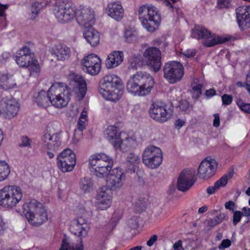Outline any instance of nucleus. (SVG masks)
<instances>
[{"label": "nucleus", "instance_id": "nucleus-1", "mask_svg": "<svg viewBox=\"0 0 250 250\" xmlns=\"http://www.w3.org/2000/svg\"><path fill=\"white\" fill-rule=\"evenodd\" d=\"M69 87L65 83H55L49 89L51 104L58 108L66 106L70 100L72 89L75 92L78 100H82L87 90L86 84L82 76L71 73L68 76Z\"/></svg>", "mask_w": 250, "mask_h": 250}, {"label": "nucleus", "instance_id": "nucleus-2", "mask_svg": "<svg viewBox=\"0 0 250 250\" xmlns=\"http://www.w3.org/2000/svg\"><path fill=\"white\" fill-rule=\"evenodd\" d=\"M154 84V78L149 73L138 71L130 77L126 89L134 96H144L150 93Z\"/></svg>", "mask_w": 250, "mask_h": 250}, {"label": "nucleus", "instance_id": "nucleus-3", "mask_svg": "<svg viewBox=\"0 0 250 250\" xmlns=\"http://www.w3.org/2000/svg\"><path fill=\"white\" fill-rule=\"evenodd\" d=\"M99 91L106 100L112 102L119 100L123 94L121 79L114 74L104 76L100 82Z\"/></svg>", "mask_w": 250, "mask_h": 250}, {"label": "nucleus", "instance_id": "nucleus-4", "mask_svg": "<svg viewBox=\"0 0 250 250\" xmlns=\"http://www.w3.org/2000/svg\"><path fill=\"white\" fill-rule=\"evenodd\" d=\"M23 213L29 223L38 227L47 219V213L44 206L39 201L32 199L23 206Z\"/></svg>", "mask_w": 250, "mask_h": 250}, {"label": "nucleus", "instance_id": "nucleus-5", "mask_svg": "<svg viewBox=\"0 0 250 250\" xmlns=\"http://www.w3.org/2000/svg\"><path fill=\"white\" fill-rule=\"evenodd\" d=\"M139 19L148 32H154L161 21V16L158 9L152 6H142L138 11Z\"/></svg>", "mask_w": 250, "mask_h": 250}, {"label": "nucleus", "instance_id": "nucleus-6", "mask_svg": "<svg viewBox=\"0 0 250 250\" xmlns=\"http://www.w3.org/2000/svg\"><path fill=\"white\" fill-rule=\"evenodd\" d=\"M89 167L93 169L95 175L99 177L107 175L112 170L113 159L104 153L92 155L89 158Z\"/></svg>", "mask_w": 250, "mask_h": 250}, {"label": "nucleus", "instance_id": "nucleus-7", "mask_svg": "<svg viewBox=\"0 0 250 250\" xmlns=\"http://www.w3.org/2000/svg\"><path fill=\"white\" fill-rule=\"evenodd\" d=\"M22 198L21 188L17 186L7 185L0 189V206L12 208L20 202Z\"/></svg>", "mask_w": 250, "mask_h": 250}, {"label": "nucleus", "instance_id": "nucleus-8", "mask_svg": "<svg viewBox=\"0 0 250 250\" xmlns=\"http://www.w3.org/2000/svg\"><path fill=\"white\" fill-rule=\"evenodd\" d=\"M54 13L59 22H68L76 16V6L71 1L60 0L56 2L55 5Z\"/></svg>", "mask_w": 250, "mask_h": 250}, {"label": "nucleus", "instance_id": "nucleus-9", "mask_svg": "<svg viewBox=\"0 0 250 250\" xmlns=\"http://www.w3.org/2000/svg\"><path fill=\"white\" fill-rule=\"evenodd\" d=\"M143 163L148 167L154 169L158 167L163 161L161 149L154 146H149L145 148L142 155Z\"/></svg>", "mask_w": 250, "mask_h": 250}, {"label": "nucleus", "instance_id": "nucleus-10", "mask_svg": "<svg viewBox=\"0 0 250 250\" xmlns=\"http://www.w3.org/2000/svg\"><path fill=\"white\" fill-rule=\"evenodd\" d=\"M164 77L170 83L180 81L184 74V67L179 62L171 61L163 67Z\"/></svg>", "mask_w": 250, "mask_h": 250}, {"label": "nucleus", "instance_id": "nucleus-11", "mask_svg": "<svg viewBox=\"0 0 250 250\" xmlns=\"http://www.w3.org/2000/svg\"><path fill=\"white\" fill-rule=\"evenodd\" d=\"M76 157L74 152L66 148L61 152L57 158V165L62 172L71 171L76 165Z\"/></svg>", "mask_w": 250, "mask_h": 250}, {"label": "nucleus", "instance_id": "nucleus-12", "mask_svg": "<svg viewBox=\"0 0 250 250\" xmlns=\"http://www.w3.org/2000/svg\"><path fill=\"white\" fill-rule=\"evenodd\" d=\"M125 179L124 169L120 167L114 168L106 176V186L113 190H119L123 187Z\"/></svg>", "mask_w": 250, "mask_h": 250}, {"label": "nucleus", "instance_id": "nucleus-13", "mask_svg": "<svg viewBox=\"0 0 250 250\" xmlns=\"http://www.w3.org/2000/svg\"><path fill=\"white\" fill-rule=\"evenodd\" d=\"M149 114L151 118L156 121L163 123L167 121L171 116L170 109L164 103H153L149 108Z\"/></svg>", "mask_w": 250, "mask_h": 250}, {"label": "nucleus", "instance_id": "nucleus-14", "mask_svg": "<svg viewBox=\"0 0 250 250\" xmlns=\"http://www.w3.org/2000/svg\"><path fill=\"white\" fill-rule=\"evenodd\" d=\"M83 71L91 75H96L101 69V60L94 54H90L84 57L81 61Z\"/></svg>", "mask_w": 250, "mask_h": 250}, {"label": "nucleus", "instance_id": "nucleus-15", "mask_svg": "<svg viewBox=\"0 0 250 250\" xmlns=\"http://www.w3.org/2000/svg\"><path fill=\"white\" fill-rule=\"evenodd\" d=\"M144 56L151 70L155 72L159 71L162 63L161 53L158 48L154 47L147 48L144 53Z\"/></svg>", "mask_w": 250, "mask_h": 250}, {"label": "nucleus", "instance_id": "nucleus-16", "mask_svg": "<svg viewBox=\"0 0 250 250\" xmlns=\"http://www.w3.org/2000/svg\"><path fill=\"white\" fill-rule=\"evenodd\" d=\"M20 105L18 102L12 98L7 97L0 102V111L5 118L12 119L15 117L19 110Z\"/></svg>", "mask_w": 250, "mask_h": 250}, {"label": "nucleus", "instance_id": "nucleus-17", "mask_svg": "<svg viewBox=\"0 0 250 250\" xmlns=\"http://www.w3.org/2000/svg\"><path fill=\"white\" fill-rule=\"evenodd\" d=\"M218 167L216 161L207 157L200 164L198 169V176L199 178L207 180L213 176Z\"/></svg>", "mask_w": 250, "mask_h": 250}, {"label": "nucleus", "instance_id": "nucleus-18", "mask_svg": "<svg viewBox=\"0 0 250 250\" xmlns=\"http://www.w3.org/2000/svg\"><path fill=\"white\" fill-rule=\"evenodd\" d=\"M42 141L43 146L47 149L49 158H53L61 145L60 135H43Z\"/></svg>", "mask_w": 250, "mask_h": 250}, {"label": "nucleus", "instance_id": "nucleus-19", "mask_svg": "<svg viewBox=\"0 0 250 250\" xmlns=\"http://www.w3.org/2000/svg\"><path fill=\"white\" fill-rule=\"evenodd\" d=\"M195 181L194 171L183 170L178 178L177 188L180 191H187L193 186Z\"/></svg>", "mask_w": 250, "mask_h": 250}, {"label": "nucleus", "instance_id": "nucleus-20", "mask_svg": "<svg viewBox=\"0 0 250 250\" xmlns=\"http://www.w3.org/2000/svg\"><path fill=\"white\" fill-rule=\"evenodd\" d=\"M112 190L106 186H103L99 189L96 195L99 208L104 210L110 207L113 199Z\"/></svg>", "mask_w": 250, "mask_h": 250}, {"label": "nucleus", "instance_id": "nucleus-21", "mask_svg": "<svg viewBox=\"0 0 250 250\" xmlns=\"http://www.w3.org/2000/svg\"><path fill=\"white\" fill-rule=\"evenodd\" d=\"M76 20L78 23L85 29L92 27L95 21V12L90 7L83 8L79 11Z\"/></svg>", "mask_w": 250, "mask_h": 250}, {"label": "nucleus", "instance_id": "nucleus-22", "mask_svg": "<svg viewBox=\"0 0 250 250\" xmlns=\"http://www.w3.org/2000/svg\"><path fill=\"white\" fill-rule=\"evenodd\" d=\"M70 230L75 235L83 238L87 236L89 227L85 219L80 217L72 221Z\"/></svg>", "mask_w": 250, "mask_h": 250}, {"label": "nucleus", "instance_id": "nucleus-23", "mask_svg": "<svg viewBox=\"0 0 250 250\" xmlns=\"http://www.w3.org/2000/svg\"><path fill=\"white\" fill-rule=\"evenodd\" d=\"M33 59V54L27 46H24L20 49L15 55V61L17 64L21 67H27Z\"/></svg>", "mask_w": 250, "mask_h": 250}, {"label": "nucleus", "instance_id": "nucleus-24", "mask_svg": "<svg viewBox=\"0 0 250 250\" xmlns=\"http://www.w3.org/2000/svg\"><path fill=\"white\" fill-rule=\"evenodd\" d=\"M105 138L117 149L120 147L123 141L118 128L114 125H109L104 131Z\"/></svg>", "mask_w": 250, "mask_h": 250}, {"label": "nucleus", "instance_id": "nucleus-25", "mask_svg": "<svg viewBox=\"0 0 250 250\" xmlns=\"http://www.w3.org/2000/svg\"><path fill=\"white\" fill-rule=\"evenodd\" d=\"M236 18L239 26L244 30L250 25V5L240 6L236 9Z\"/></svg>", "mask_w": 250, "mask_h": 250}, {"label": "nucleus", "instance_id": "nucleus-26", "mask_svg": "<svg viewBox=\"0 0 250 250\" xmlns=\"http://www.w3.org/2000/svg\"><path fill=\"white\" fill-rule=\"evenodd\" d=\"M106 12L109 16L117 21H120L124 15V9L119 1L109 3Z\"/></svg>", "mask_w": 250, "mask_h": 250}, {"label": "nucleus", "instance_id": "nucleus-27", "mask_svg": "<svg viewBox=\"0 0 250 250\" xmlns=\"http://www.w3.org/2000/svg\"><path fill=\"white\" fill-rule=\"evenodd\" d=\"M51 54L57 60L64 61L70 58L71 51L70 48L66 45L60 44L51 49Z\"/></svg>", "mask_w": 250, "mask_h": 250}, {"label": "nucleus", "instance_id": "nucleus-28", "mask_svg": "<svg viewBox=\"0 0 250 250\" xmlns=\"http://www.w3.org/2000/svg\"><path fill=\"white\" fill-rule=\"evenodd\" d=\"M124 54L120 51H113L109 54L105 61V65L108 69L115 68L123 61Z\"/></svg>", "mask_w": 250, "mask_h": 250}, {"label": "nucleus", "instance_id": "nucleus-29", "mask_svg": "<svg viewBox=\"0 0 250 250\" xmlns=\"http://www.w3.org/2000/svg\"><path fill=\"white\" fill-rule=\"evenodd\" d=\"M83 36L87 42L92 46H97L100 42V35L93 27L85 29Z\"/></svg>", "mask_w": 250, "mask_h": 250}, {"label": "nucleus", "instance_id": "nucleus-30", "mask_svg": "<svg viewBox=\"0 0 250 250\" xmlns=\"http://www.w3.org/2000/svg\"><path fill=\"white\" fill-rule=\"evenodd\" d=\"M16 85L14 77L9 74H2L0 75V89L8 90L14 88Z\"/></svg>", "mask_w": 250, "mask_h": 250}, {"label": "nucleus", "instance_id": "nucleus-31", "mask_svg": "<svg viewBox=\"0 0 250 250\" xmlns=\"http://www.w3.org/2000/svg\"><path fill=\"white\" fill-rule=\"evenodd\" d=\"M230 40V37H219L216 35H211L210 32L204 41V44L207 47H211L218 44L227 42Z\"/></svg>", "mask_w": 250, "mask_h": 250}, {"label": "nucleus", "instance_id": "nucleus-32", "mask_svg": "<svg viewBox=\"0 0 250 250\" xmlns=\"http://www.w3.org/2000/svg\"><path fill=\"white\" fill-rule=\"evenodd\" d=\"M140 163L139 157L134 153H129L126 158V165L127 170L130 173H134Z\"/></svg>", "mask_w": 250, "mask_h": 250}, {"label": "nucleus", "instance_id": "nucleus-33", "mask_svg": "<svg viewBox=\"0 0 250 250\" xmlns=\"http://www.w3.org/2000/svg\"><path fill=\"white\" fill-rule=\"evenodd\" d=\"M35 102L37 104L42 107H46L51 104V98H50V92L41 91L35 98Z\"/></svg>", "mask_w": 250, "mask_h": 250}, {"label": "nucleus", "instance_id": "nucleus-34", "mask_svg": "<svg viewBox=\"0 0 250 250\" xmlns=\"http://www.w3.org/2000/svg\"><path fill=\"white\" fill-rule=\"evenodd\" d=\"M59 250H83L82 241L81 239L77 243H75L64 239Z\"/></svg>", "mask_w": 250, "mask_h": 250}, {"label": "nucleus", "instance_id": "nucleus-35", "mask_svg": "<svg viewBox=\"0 0 250 250\" xmlns=\"http://www.w3.org/2000/svg\"><path fill=\"white\" fill-rule=\"evenodd\" d=\"M209 32L202 25H196L191 30V37L198 40H205L207 36H208Z\"/></svg>", "mask_w": 250, "mask_h": 250}, {"label": "nucleus", "instance_id": "nucleus-36", "mask_svg": "<svg viewBox=\"0 0 250 250\" xmlns=\"http://www.w3.org/2000/svg\"><path fill=\"white\" fill-rule=\"evenodd\" d=\"M10 173L9 165L4 161H0V182L5 180Z\"/></svg>", "mask_w": 250, "mask_h": 250}, {"label": "nucleus", "instance_id": "nucleus-37", "mask_svg": "<svg viewBox=\"0 0 250 250\" xmlns=\"http://www.w3.org/2000/svg\"><path fill=\"white\" fill-rule=\"evenodd\" d=\"M60 125L57 123H51L46 127V132L43 135H60Z\"/></svg>", "mask_w": 250, "mask_h": 250}, {"label": "nucleus", "instance_id": "nucleus-38", "mask_svg": "<svg viewBox=\"0 0 250 250\" xmlns=\"http://www.w3.org/2000/svg\"><path fill=\"white\" fill-rule=\"evenodd\" d=\"M124 36L126 42H132L136 40L137 32L134 28H127L125 30Z\"/></svg>", "mask_w": 250, "mask_h": 250}, {"label": "nucleus", "instance_id": "nucleus-39", "mask_svg": "<svg viewBox=\"0 0 250 250\" xmlns=\"http://www.w3.org/2000/svg\"><path fill=\"white\" fill-rule=\"evenodd\" d=\"M80 186L83 191H89L92 188L93 182L90 178L84 177L81 180Z\"/></svg>", "mask_w": 250, "mask_h": 250}, {"label": "nucleus", "instance_id": "nucleus-40", "mask_svg": "<svg viewBox=\"0 0 250 250\" xmlns=\"http://www.w3.org/2000/svg\"><path fill=\"white\" fill-rule=\"evenodd\" d=\"M29 68L31 73H38L40 71V66L38 62L34 58L33 61L30 63V64L27 66Z\"/></svg>", "mask_w": 250, "mask_h": 250}, {"label": "nucleus", "instance_id": "nucleus-41", "mask_svg": "<svg viewBox=\"0 0 250 250\" xmlns=\"http://www.w3.org/2000/svg\"><path fill=\"white\" fill-rule=\"evenodd\" d=\"M231 6V0H218L217 7L219 9L228 8Z\"/></svg>", "mask_w": 250, "mask_h": 250}, {"label": "nucleus", "instance_id": "nucleus-42", "mask_svg": "<svg viewBox=\"0 0 250 250\" xmlns=\"http://www.w3.org/2000/svg\"><path fill=\"white\" fill-rule=\"evenodd\" d=\"M198 80H194L193 83L192 84V89L194 92H196L197 96H199L201 94V90L203 87V84L202 83H198Z\"/></svg>", "mask_w": 250, "mask_h": 250}, {"label": "nucleus", "instance_id": "nucleus-43", "mask_svg": "<svg viewBox=\"0 0 250 250\" xmlns=\"http://www.w3.org/2000/svg\"><path fill=\"white\" fill-rule=\"evenodd\" d=\"M20 146L22 147H31L32 140L29 139L27 136H24L21 137Z\"/></svg>", "mask_w": 250, "mask_h": 250}, {"label": "nucleus", "instance_id": "nucleus-44", "mask_svg": "<svg viewBox=\"0 0 250 250\" xmlns=\"http://www.w3.org/2000/svg\"><path fill=\"white\" fill-rule=\"evenodd\" d=\"M42 7V4L39 2L34 3L31 6V12L32 14H34V18L39 13L40 9Z\"/></svg>", "mask_w": 250, "mask_h": 250}, {"label": "nucleus", "instance_id": "nucleus-45", "mask_svg": "<svg viewBox=\"0 0 250 250\" xmlns=\"http://www.w3.org/2000/svg\"><path fill=\"white\" fill-rule=\"evenodd\" d=\"M83 135V130L75 129L74 131L73 141L74 143H78L82 138Z\"/></svg>", "mask_w": 250, "mask_h": 250}, {"label": "nucleus", "instance_id": "nucleus-46", "mask_svg": "<svg viewBox=\"0 0 250 250\" xmlns=\"http://www.w3.org/2000/svg\"><path fill=\"white\" fill-rule=\"evenodd\" d=\"M228 177L227 175L222 176L219 180L217 181L215 184L216 187L218 188L224 187L228 183Z\"/></svg>", "mask_w": 250, "mask_h": 250}, {"label": "nucleus", "instance_id": "nucleus-47", "mask_svg": "<svg viewBox=\"0 0 250 250\" xmlns=\"http://www.w3.org/2000/svg\"><path fill=\"white\" fill-rule=\"evenodd\" d=\"M205 223L206 224V228L208 230H210L212 228L218 224L216 220L214 218L206 220Z\"/></svg>", "mask_w": 250, "mask_h": 250}, {"label": "nucleus", "instance_id": "nucleus-48", "mask_svg": "<svg viewBox=\"0 0 250 250\" xmlns=\"http://www.w3.org/2000/svg\"><path fill=\"white\" fill-rule=\"evenodd\" d=\"M233 212V223L234 225H236L240 221L243 214L240 211Z\"/></svg>", "mask_w": 250, "mask_h": 250}, {"label": "nucleus", "instance_id": "nucleus-49", "mask_svg": "<svg viewBox=\"0 0 250 250\" xmlns=\"http://www.w3.org/2000/svg\"><path fill=\"white\" fill-rule=\"evenodd\" d=\"M7 5H2L0 3V21L2 22L5 20V10L7 8Z\"/></svg>", "mask_w": 250, "mask_h": 250}, {"label": "nucleus", "instance_id": "nucleus-50", "mask_svg": "<svg viewBox=\"0 0 250 250\" xmlns=\"http://www.w3.org/2000/svg\"><path fill=\"white\" fill-rule=\"evenodd\" d=\"M222 100L223 104L229 105L232 103V97L230 95L224 94L222 96Z\"/></svg>", "mask_w": 250, "mask_h": 250}, {"label": "nucleus", "instance_id": "nucleus-51", "mask_svg": "<svg viewBox=\"0 0 250 250\" xmlns=\"http://www.w3.org/2000/svg\"><path fill=\"white\" fill-rule=\"evenodd\" d=\"M214 218L216 220L217 223L219 224L224 220H227L228 219V216L224 213H220Z\"/></svg>", "mask_w": 250, "mask_h": 250}, {"label": "nucleus", "instance_id": "nucleus-52", "mask_svg": "<svg viewBox=\"0 0 250 250\" xmlns=\"http://www.w3.org/2000/svg\"><path fill=\"white\" fill-rule=\"evenodd\" d=\"M238 105L242 111L250 113V104H238Z\"/></svg>", "mask_w": 250, "mask_h": 250}, {"label": "nucleus", "instance_id": "nucleus-53", "mask_svg": "<svg viewBox=\"0 0 250 250\" xmlns=\"http://www.w3.org/2000/svg\"><path fill=\"white\" fill-rule=\"evenodd\" d=\"M231 241L229 239H224L222 241L220 245H219L218 248L220 250L227 248L231 245Z\"/></svg>", "mask_w": 250, "mask_h": 250}, {"label": "nucleus", "instance_id": "nucleus-54", "mask_svg": "<svg viewBox=\"0 0 250 250\" xmlns=\"http://www.w3.org/2000/svg\"><path fill=\"white\" fill-rule=\"evenodd\" d=\"M11 56L10 52L4 51L0 55V62H5Z\"/></svg>", "mask_w": 250, "mask_h": 250}, {"label": "nucleus", "instance_id": "nucleus-55", "mask_svg": "<svg viewBox=\"0 0 250 250\" xmlns=\"http://www.w3.org/2000/svg\"><path fill=\"white\" fill-rule=\"evenodd\" d=\"M225 207L226 209L233 212L234 211L235 204L233 201H229L225 203Z\"/></svg>", "mask_w": 250, "mask_h": 250}, {"label": "nucleus", "instance_id": "nucleus-56", "mask_svg": "<svg viewBox=\"0 0 250 250\" xmlns=\"http://www.w3.org/2000/svg\"><path fill=\"white\" fill-rule=\"evenodd\" d=\"M196 51L194 49H188L182 52V54L188 58L193 57L196 54Z\"/></svg>", "mask_w": 250, "mask_h": 250}, {"label": "nucleus", "instance_id": "nucleus-57", "mask_svg": "<svg viewBox=\"0 0 250 250\" xmlns=\"http://www.w3.org/2000/svg\"><path fill=\"white\" fill-rule=\"evenodd\" d=\"M85 125H86V122L82 120V119H79V121L78 122L77 124V129H79L81 130H83L85 128Z\"/></svg>", "mask_w": 250, "mask_h": 250}, {"label": "nucleus", "instance_id": "nucleus-58", "mask_svg": "<svg viewBox=\"0 0 250 250\" xmlns=\"http://www.w3.org/2000/svg\"><path fill=\"white\" fill-rule=\"evenodd\" d=\"M189 104L186 101H182L179 104L180 109L184 111H187L188 108Z\"/></svg>", "mask_w": 250, "mask_h": 250}, {"label": "nucleus", "instance_id": "nucleus-59", "mask_svg": "<svg viewBox=\"0 0 250 250\" xmlns=\"http://www.w3.org/2000/svg\"><path fill=\"white\" fill-rule=\"evenodd\" d=\"M157 238L158 236L157 235H153L147 241V245L149 247L152 246L154 244V243L156 241Z\"/></svg>", "mask_w": 250, "mask_h": 250}, {"label": "nucleus", "instance_id": "nucleus-60", "mask_svg": "<svg viewBox=\"0 0 250 250\" xmlns=\"http://www.w3.org/2000/svg\"><path fill=\"white\" fill-rule=\"evenodd\" d=\"M213 126L214 127H218L220 125V118L218 114H215L214 115Z\"/></svg>", "mask_w": 250, "mask_h": 250}, {"label": "nucleus", "instance_id": "nucleus-61", "mask_svg": "<svg viewBox=\"0 0 250 250\" xmlns=\"http://www.w3.org/2000/svg\"><path fill=\"white\" fill-rule=\"evenodd\" d=\"M173 248L174 250H184L182 247V241L181 240L175 243L173 246Z\"/></svg>", "mask_w": 250, "mask_h": 250}, {"label": "nucleus", "instance_id": "nucleus-62", "mask_svg": "<svg viewBox=\"0 0 250 250\" xmlns=\"http://www.w3.org/2000/svg\"><path fill=\"white\" fill-rule=\"evenodd\" d=\"M219 188L216 187L215 184H214L213 186L209 187L207 188V192L209 195L215 193L216 190H217Z\"/></svg>", "mask_w": 250, "mask_h": 250}, {"label": "nucleus", "instance_id": "nucleus-63", "mask_svg": "<svg viewBox=\"0 0 250 250\" xmlns=\"http://www.w3.org/2000/svg\"><path fill=\"white\" fill-rule=\"evenodd\" d=\"M185 123V122L184 121L181 119H178L175 121L174 125L177 128L180 129L184 125Z\"/></svg>", "mask_w": 250, "mask_h": 250}, {"label": "nucleus", "instance_id": "nucleus-64", "mask_svg": "<svg viewBox=\"0 0 250 250\" xmlns=\"http://www.w3.org/2000/svg\"><path fill=\"white\" fill-rule=\"evenodd\" d=\"M216 94L215 90L212 88L209 90H207L206 91V95L208 97H211L212 96L215 95Z\"/></svg>", "mask_w": 250, "mask_h": 250}]
</instances>
